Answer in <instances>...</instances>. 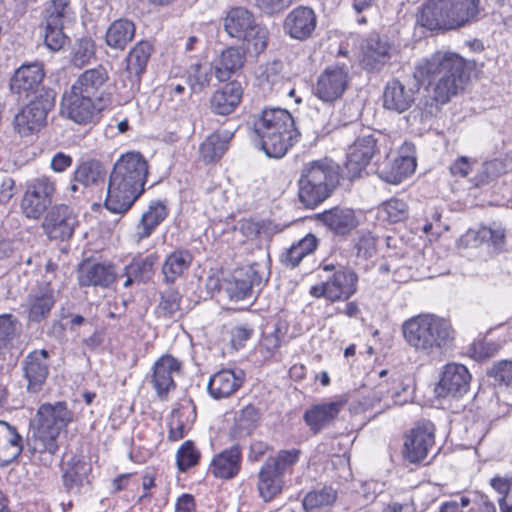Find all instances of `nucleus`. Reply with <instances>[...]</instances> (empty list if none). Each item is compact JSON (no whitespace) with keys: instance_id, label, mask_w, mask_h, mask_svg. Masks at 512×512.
Wrapping results in <instances>:
<instances>
[{"instance_id":"obj_1","label":"nucleus","mask_w":512,"mask_h":512,"mask_svg":"<svg viewBox=\"0 0 512 512\" xmlns=\"http://www.w3.org/2000/svg\"><path fill=\"white\" fill-rule=\"evenodd\" d=\"M464 71L465 60L450 51H437L416 63L413 76L419 84L427 83L430 93V98L423 103L421 121L433 117L440 106L464 89Z\"/></svg>"},{"instance_id":"obj_2","label":"nucleus","mask_w":512,"mask_h":512,"mask_svg":"<svg viewBox=\"0 0 512 512\" xmlns=\"http://www.w3.org/2000/svg\"><path fill=\"white\" fill-rule=\"evenodd\" d=\"M148 176V162L140 152L122 154L114 163L108 182L106 208L123 214L144 192Z\"/></svg>"},{"instance_id":"obj_3","label":"nucleus","mask_w":512,"mask_h":512,"mask_svg":"<svg viewBox=\"0 0 512 512\" xmlns=\"http://www.w3.org/2000/svg\"><path fill=\"white\" fill-rule=\"evenodd\" d=\"M251 127L259 148L269 158H282L301 138L291 113L278 107H266L253 115Z\"/></svg>"},{"instance_id":"obj_4","label":"nucleus","mask_w":512,"mask_h":512,"mask_svg":"<svg viewBox=\"0 0 512 512\" xmlns=\"http://www.w3.org/2000/svg\"><path fill=\"white\" fill-rule=\"evenodd\" d=\"M401 331L406 344L424 357L444 354L455 341L451 322L432 313H422L405 320Z\"/></svg>"},{"instance_id":"obj_5","label":"nucleus","mask_w":512,"mask_h":512,"mask_svg":"<svg viewBox=\"0 0 512 512\" xmlns=\"http://www.w3.org/2000/svg\"><path fill=\"white\" fill-rule=\"evenodd\" d=\"M36 417V427L28 439V451L33 462L49 466L59 450V434L72 421L73 414L65 402H56L42 404Z\"/></svg>"},{"instance_id":"obj_6","label":"nucleus","mask_w":512,"mask_h":512,"mask_svg":"<svg viewBox=\"0 0 512 512\" xmlns=\"http://www.w3.org/2000/svg\"><path fill=\"white\" fill-rule=\"evenodd\" d=\"M480 0H428L417 14V24L430 31L454 30L478 21Z\"/></svg>"},{"instance_id":"obj_7","label":"nucleus","mask_w":512,"mask_h":512,"mask_svg":"<svg viewBox=\"0 0 512 512\" xmlns=\"http://www.w3.org/2000/svg\"><path fill=\"white\" fill-rule=\"evenodd\" d=\"M340 182L339 166L329 158L305 163L298 180V197L306 208H315L331 196Z\"/></svg>"},{"instance_id":"obj_8","label":"nucleus","mask_w":512,"mask_h":512,"mask_svg":"<svg viewBox=\"0 0 512 512\" xmlns=\"http://www.w3.org/2000/svg\"><path fill=\"white\" fill-rule=\"evenodd\" d=\"M224 29L230 37L246 42L256 53L264 51L267 46V28L258 24L246 8L231 9L224 19Z\"/></svg>"},{"instance_id":"obj_9","label":"nucleus","mask_w":512,"mask_h":512,"mask_svg":"<svg viewBox=\"0 0 512 512\" xmlns=\"http://www.w3.org/2000/svg\"><path fill=\"white\" fill-rule=\"evenodd\" d=\"M323 270L332 272L325 280L312 285L309 294L314 298H325L330 302L347 301L357 292L358 275L347 267L336 268L333 264L323 265Z\"/></svg>"},{"instance_id":"obj_10","label":"nucleus","mask_w":512,"mask_h":512,"mask_svg":"<svg viewBox=\"0 0 512 512\" xmlns=\"http://www.w3.org/2000/svg\"><path fill=\"white\" fill-rule=\"evenodd\" d=\"M55 105L54 90H42L14 117L15 131L21 137L38 133L47 123V115Z\"/></svg>"},{"instance_id":"obj_11","label":"nucleus","mask_w":512,"mask_h":512,"mask_svg":"<svg viewBox=\"0 0 512 512\" xmlns=\"http://www.w3.org/2000/svg\"><path fill=\"white\" fill-rule=\"evenodd\" d=\"M56 180L47 175L31 178L25 183L21 210L29 219H38L50 207L56 193Z\"/></svg>"},{"instance_id":"obj_12","label":"nucleus","mask_w":512,"mask_h":512,"mask_svg":"<svg viewBox=\"0 0 512 512\" xmlns=\"http://www.w3.org/2000/svg\"><path fill=\"white\" fill-rule=\"evenodd\" d=\"M105 107L72 87L61 100V114L78 124L91 123Z\"/></svg>"},{"instance_id":"obj_13","label":"nucleus","mask_w":512,"mask_h":512,"mask_svg":"<svg viewBox=\"0 0 512 512\" xmlns=\"http://www.w3.org/2000/svg\"><path fill=\"white\" fill-rule=\"evenodd\" d=\"M260 265L254 263L233 272L223 283V290L230 301L239 302L253 298V288L261 285L263 274Z\"/></svg>"},{"instance_id":"obj_14","label":"nucleus","mask_w":512,"mask_h":512,"mask_svg":"<svg viewBox=\"0 0 512 512\" xmlns=\"http://www.w3.org/2000/svg\"><path fill=\"white\" fill-rule=\"evenodd\" d=\"M349 84V72L345 66L331 65L318 76L313 88L314 95L324 103L340 99Z\"/></svg>"},{"instance_id":"obj_15","label":"nucleus","mask_w":512,"mask_h":512,"mask_svg":"<svg viewBox=\"0 0 512 512\" xmlns=\"http://www.w3.org/2000/svg\"><path fill=\"white\" fill-rule=\"evenodd\" d=\"M78 226V217L74 210L65 205L53 206L45 216L42 227L51 240L70 239Z\"/></svg>"},{"instance_id":"obj_16","label":"nucleus","mask_w":512,"mask_h":512,"mask_svg":"<svg viewBox=\"0 0 512 512\" xmlns=\"http://www.w3.org/2000/svg\"><path fill=\"white\" fill-rule=\"evenodd\" d=\"M49 358L50 353L46 349H35L22 360L21 369L29 393L35 394L43 389L50 372Z\"/></svg>"},{"instance_id":"obj_17","label":"nucleus","mask_w":512,"mask_h":512,"mask_svg":"<svg viewBox=\"0 0 512 512\" xmlns=\"http://www.w3.org/2000/svg\"><path fill=\"white\" fill-rule=\"evenodd\" d=\"M414 145L405 142L399 155L388 159L378 169L379 177L387 183L397 185L409 177L416 169V157L413 154Z\"/></svg>"},{"instance_id":"obj_18","label":"nucleus","mask_w":512,"mask_h":512,"mask_svg":"<svg viewBox=\"0 0 512 512\" xmlns=\"http://www.w3.org/2000/svg\"><path fill=\"white\" fill-rule=\"evenodd\" d=\"M108 80L107 69L98 65L81 73L71 87L107 106L110 102V93L107 92Z\"/></svg>"},{"instance_id":"obj_19","label":"nucleus","mask_w":512,"mask_h":512,"mask_svg":"<svg viewBox=\"0 0 512 512\" xmlns=\"http://www.w3.org/2000/svg\"><path fill=\"white\" fill-rule=\"evenodd\" d=\"M470 381L471 375L464 365L449 363L443 368L435 392L438 397L460 398L468 392Z\"/></svg>"},{"instance_id":"obj_20","label":"nucleus","mask_w":512,"mask_h":512,"mask_svg":"<svg viewBox=\"0 0 512 512\" xmlns=\"http://www.w3.org/2000/svg\"><path fill=\"white\" fill-rule=\"evenodd\" d=\"M435 427L431 422L418 424L410 431L404 443L403 455L410 463L423 462L434 445Z\"/></svg>"},{"instance_id":"obj_21","label":"nucleus","mask_w":512,"mask_h":512,"mask_svg":"<svg viewBox=\"0 0 512 512\" xmlns=\"http://www.w3.org/2000/svg\"><path fill=\"white\" fill-rule=\"evenodd\" d=\"M44 75L41 63L22 65L14 73L10 82V89L19 98L26 99L32 95L35 98L42 90H46L41 85Z\"/></svg>"},{"instance_id":"obj_22","label":"nucleus","mask_w":512,"mask_h":512,"mask_svg":"<svg viewBox=\"0 0 512 512\" xmlns=\"http://www.w3.org/2000/svg\"><path fill=\"white\" fill-rule=\"evenodd\" d=\"M377 140L372 133L360 135L349 147L346 170L350 179L360 176L377 150Z\"/></svg>"},{"instance_id":"obj_23","label":"nucleus","mask_w":512,"mask_h":512,"mask_svg":"<svg viewBox=\"0 0 512 512\" xmlns=\"http://www.w3.org/2000/svg\"><path fill=\"white\" fill-rule=\"evenodd\" d=\"M388 39L377 33H370L362 42V64L368 71L379 72L391 58Z\"/></svg>"},{"instance_id":"obj_24","label":"nucleus","mask_w":512,"mask_h":512,"mask_svg":"<svg viewBox=\"0 0 512 512\" xmlns=\"http://www.w3.org/2000/svg\"><path fill=\"white\" fill-rule=\"evenodd\" d=\"M317 26L315 12L308 7L299 6L290 11L284 21V31L297 40L309 39Z\"/></svg>"},{"instance_id":"obj_25","label":"nucleus","mask_w":512,"mask_h":512,"mask_svg":"<svg viewBox=\"0 0 512 512\" xmlns=\"http://www.w3.org/2000/svg\"><path fill=\"white\" fill-rule=\"evenodd\" d=\"M242 96L241 83L236 80L230 81L214 91L209 100L210 110L216 115L227 116L236 110Z\"/></svg>"},{"instance_id":"obj_26","label":"nucleus","mask_w":512,"mask_h":512,"mask_svg":"<svg viewBox=\"0 0 512 512\" xmlns=\"http://www.w3.org/2000/svg\"><path fill=\"white\" fill-rule=\"evenodd\" d=\"M241 462V448L239 445H233L214 456L209 472L215 478L231 480L239 474Z\"/></svg>"},{"instance_id":"obj_27","label":"nucleus","mask_w":512,"mask_h":512,"mask_svg":"<svg viewBox=\"0 0 512 512\" xmlns=\"http://www.w3.org/2000/svg\"><path fill=\"white\" fill-rule=\"evenodd\" d=\"M181 363L171 355L160 357L153 365L152 385L161 398L175 388L173 374L180 371Z\"/></svg>"},{"instance_id":"obj_28","label":"nucleus","mask_w":512,"mask_h":512,"mask_svg":"<svg viewBox=\"0 0 512 512\" xmlns=\"http://www.w3.org/2000/svg\"><path fill=\"white\" fill-rule=\"evenodd\" d=\"M243 381L242 370L223 369L211 376L207 389L214 399L227 398L242 386Z\"/></svg>"},{"instance_id":"obj_29","label":"nucleus","mask_w":512,"mask_h":512,"mask_svg":"<svg viewBox=\"0 0 512 512\" xmlns=\"http://www.w3.org/2000/svg\"><path fill=\"white\" fill-rule=\"evenodd\" d=\"M414 100V89L406 87L398 79L387 82L383 91V107L385 109L403 113L412 106Z\"/></svg>"},{"instance_id":"obj_30","label":"nucleus","mask_w":512,"mask_h":512,"mask_svg":"<svg viewBox=\"0 0 512 512\" xmlns=\"http://www.w3.org/2000/svg\"><path fill=\"white\" fill-rule=\"evenodd\" d=\"M169 213V208L165 201L154 200L148 205V208L143 212L138 224L135 228L134 238L136 242H141L149 238L156 228L166 219Z\"/></svg>"},{"instance_id":"obj_31","label":"nucleus","mask_w":512,"mask_h":512,"mask_svg":"<svg viewBox=\"0 0 512 512\" xmlns=\"http://www.w3.org/2000/svg\"><path fill=\"white\" fill-rule=\"evenodd\" d=\"M317 220L336 235H347L358 225L354 211L350 208L334 207L317 214Z\"/></svg>"},{"instance_id":"obj_32","label":"nucleus","mask_w":512,"mask_h":512,"mask_svg":"<svg viewBox=\"0 0 512 512\" xmlns=\"http://www.w3.org/2000/svg\"><path fill=\"white\" fill-rule=\"evenodd\" d=\"M55 305L53 290L48 286H41L28 294L25 307L30 322L40 323L46 319Z\"/></svg>"},{"instance_id":"obj_33","label":"nucleus","mask_w":512,"mask_h":512,"mask_svg":"<svg viewBox=\"0 0 512 512\" xmlns=\"http://www.w3.org/2000/svg\"><path fill=\"white\" fill-rule=\"evenodd\" d=\"M78 283L82 287H108L116 280L113 265L104 263H83L78 270Z\"/></svg>"},{"instance_id":"obj_34","label":"nucleus","mask_w":512,"mask_h":512,"mask_svg":"<svg viewBox=\"0 0 512 512\" xmlns=\"http://www.w3.org/2000/svg\"><path fill=\"white\" fill-rule=\"evenodd\" d=\"M342 407L341 401L316 404L305 411L303 419L313 434H318L338 416Z\"/></svg>"},{"instance_id":"obj_35","label":"nucleus","mask_w":512,"mask_h":512,"mask_svg":"<svg viewBox=\"0 0 512 512\" xmlns=\"http://www.w3.org/2000/svg\"><path fill=\"white\" fill-rule=\"evenodd\" d=\"M23 451V438L16 427L0 421V466H7Z\"/></svg>"},{"instance_id":"obj_36","label":"nucleus","mask_w":512,"mask_h":512,"mask_svg":"<svg viewBox=\"0 0 512 512\" xmlns=\"http://www.w3.org/2000/svg\"><path fill=\"white\" fill-rule=\"evenodd\" d=\"M245 60V52L241 48H226L214 63L215 77L220 82L229 80L233 74L243 67Z\"/></svg>"},{"instance_id":"obj_37","label":"nucleus","mask_w":512,"mask_h":512,"mask_svg":"<svg viewBox=\"0 0 512 512\" xmlns=\"http://www.w3.org/2000/svg\"><path fill=\"white\" fill-rule=\"evenodd\" d=\"M284 478L276 473L269 464H263L258 472L257 490L264 502H270L282 493Z\"/></svg>"},{"instance_id":"obj_38","label":"nucleus","mask_w":512,"mask_h":512,"mask_svg":"<svg viewBox=\"0 0 512 512\" xmlns=\"http://www.w3.org/2000/svg\"><path fill=\"white\" fill-rule=\"evenodd\" d=\"M135 24L128 19H118L113 21L105 35L106 44L115 50H124L135 36Z\"/></svg>"},{"instance_id":"obj_39","label":"nucleus","mask_w":512,"mask_h":512,"mask_svg":"<svg viewBox=\"0 0 512 512\" xmlns=\"http://www.w3.org/2000/svg\"><path fill=\"white\" fill-rule=\"evenodd\" d=\"M193 256L189 250L176 249L171 252L162 265V274L166 283H174L189 269Z\"/></svg>"},{"instance_id":"obj_40","label":"nucleus","mask_w":512,"mask_h":512,"mask_svg":"<svg viewBox=\"0 0 512 512\" xmlns=\"http://www.w3.org/2000/svg\"><path fill=\"white\" fill-rule=\"evenodd\" d=\"M233 134L229 131H218L209 135L200 145V157L205 163L221 158L228 149Z\"/></svg>"},{"instance_id":"obj_41","label":"nucleus","mask_w":512,"mask_h":512,"mask_svg":"<svg viewBox=\"0 0 512 512\" xmlns=\"http://www.w3.org/2000/svg\"><path fill=\"white\" fill-rule=\"evenodd\" d=\"M75 18L71 0H51L47 3L42 23L51 25H67Z\"/></svg>"},{"instance_id":"obj_42","label":"nucleus","mask_w":512,"mask_h":512,"mask_svg":"<svg viewBox=\"0 0 512 512\" xmlns=\"http://www.w3.org/2000/svg\"><path fill=\"white\" fill-rule=\"evenodd\" d=\"M406 388L402 386L398 379L392 381H382L372 391V406L374 402H384V406L388 407L391 404L401 405L407 401V399L401 398V393L406 392Z\"/></svg>"},{"instance_id":"obj_43","label":"nucleus","mask_w":512,"mask_h":512,"mask_svg":"<svg viewBox=\"0 0 512 512\" xmlns=\"http://www.w3.org/2000/svg\"><path fill=\"white\" fill-rule=\"evenodd\" d=\"M105 175L104 165L98 160L89 159L77 165L73 173V181L88 187L103 181Z\"/></svg>"},{"instance_id":"obj_44","label":"nucleus","mask_w":512,"mask_h":512,"mask_svg":"<svg viewBox=\"0 0 512 512\" xmlns=\"http://www.w3.org/2000/svg\"><path fill=\"white\" fill-rule=\"evenodd\" d=\"M318 245V239L313 234H307L297 243L293 244L285 253L282 254V262L291 267L297 266L302 259L313 253Z\"/></svg>"},{"instance_id":"obj_45","label":"nucleus","mask_w":512,"mask_h":512,"mask_svg":"<svg viewBox=\"0 0 512 512\" xmlns=\"http://www.w3.org/2000/svg\"><path fill=\"white\" fill-rule=\"evenodd\" d=\"M152 51L153 47L148 41L138 42L127 55V71L139 78L146 70Z\"/></svg>"},{"instance_id":"obj_46","label":"nucleus","mask_w":512,"mask_h":512,"mask_svg":"<svg viewBox=\"0 0 512 512\" xmlns=\"http://www.w3.org/2000/svg\"><path fill=\"white\" fill-rule=\"evenodd\" d=\"M158 261V256L155 253L149 254L146 257H134L131 263L124 268V274H129L130 277L136 278L137 281L146 282L151 279L154 273V266Z\"/></svg>"},{"instance_id":"obj_47","label":"nucleus","mask_w":512,"mask_h":512,"mask_svg":"<svg viewBox=\"0 0 512 512\" xmlns=\"http://www.w3.org/2000/svg\"><path fill=\"white\" fill-rule=\"evenodd\" d=\"M87 472L86 463L77 457L69 459L63 467V485L68 492L82 485Z\"/></svg>"},{"instance_id":"obj_48","label":"nucleus","mask_w":512,"mask_h":512,"mask_svg":"<svg viewBox=\"0 0 512 512\" xmlns=\"http://www.w3.org/2000/svg\"><path fill=\"white\" fill-rule=\"evenodd\" d=\"M336 497L337 493L332 487H323L308 492L302 501V506L306 512H313L333 504Z\"/></svg>"},{"instance_id":"obj_49","label":"nucleus","mask_w":512,"mask_h":512,"mask_svg":"<svg viewBox=\"0 0 512 512\" xmlns=\"http://www.w3.org/2000/svg\"><path fill=\"white\" fill-rule=\"evenodd\" d=\"M301 451L299 449L280 450L274 457L265 461L270 467L284 478L286 473H291L293 466L299 461Z\"/></svg>"},{"instance_id":"obj_50","label":"nucleus","mask_w":512,"mask_h":512,"mask_svg":"<svg viewBox=\"0 0 512 512\" xmlns=\"http://www.w3.org/2000/svg\"><path fill=\"white\" fill-rule=\"evenodd\" d=\"M20 322L10 313L0 314V352L12 346L19 335Z\"/></svg>"},{"instance_id":"obj_51","label":"nucleus","mask_w":512,"mask_h":512,"mask_svg":"<svg viewBox=\"0 0 512 512\" xmlns=\"http://www.w3.org/2000/svg\"><path fill=\"white\" fill-rule=\"evenodd\" d=\"M378 213L380 218L385 221L401 222L408 217V205L402 199L391 198L380 205Z\"/></svg>"},{"instance_id":"obj_52","label":"nucleus","mask_w":512,"mask_h":512,"mask_svg":"<svg viewBox=\"0 0 512 512\" xmlns=\"http://www.w3.org/2000/svg\"><path fill=\"white\" fill-rule=\"evenodd\" d=\"M215 74L214 66L210 63H196L190 67L189 80L194 91L201 90L210 85Z\"/></svg>"},{"instance_id":"obj_53","label":"nucleus","mask_w":512,"mask_h":512,"mask_svg":"<svg viewBox=\"0 0 512 512\" xmlns=\"http://www.w3.org/2000/svg\"><path fill=\"white\" fill-rule=\"evenodd\" d=\"M506 172V165L500 159L487 161L482 165L481 171L475 176V186L488 184Z\"/></svg>"},{"instance_id":"obj_54","label":"nucleus","mask_w":512,"mask_h":512,"mask_svg":"<svg viewBox=\"0 0 512 512\" xmlns=\"http://www.w3.org/2000/svg\"><path fill=\"white\" fill-rule=\"evenodd\" d=\"M181 295L174 289H167L161 293L157 310L162 317H173L180 311Z\"/></svg>"},{"instance_id":"obj_55","label":"nucleus","mask_w":512,"mask_h":512,"mask_svg":"<svg viewBox=\"0 0 512 512\" xmlns=\"http://www.w3.org/2000/svg\"><path fill=\"white\" fill-rule=\"evenodd\" d=\"M200 458V452L191 440L185 441L177 451L176 461L178 469L182 472L195 466Z\"/></svg>"},{"instance_id":"obj_56","label":"nucleus","mask_w":512,"mask_h":512,"mask_svg":"<svg viewBox=\"0 0 512 512\" xmlns=\"http://www.w3.org/2000/svg\"><path fill=\"white\" fill-rule=\"evenodd\" d=\"M44 30V42L46 46L52 51L60 50L66 42V36L63 29L66 25H51L41 24Z\"/></svg>"},{"instance_id":"obj_57","label":"nucleus","mask_w":512,"mask_h":512,"mask_svg":"<svg viewBox=\"0 0 512 512\" xmlns=\"http://www.w3.org/2000/svg\"><path fill=\"white\" fill-rule=\"evenodd\" d=\"M94 54L93 41L88 38L80 39L74 48L72 62L74 66L81 68L89 63Z\"/></svg>"},{"instance_id":"obj_58","label":"nucleus","mask_w":512,"mask_h":512,"mask_svg":"<svg viewBox=\"0 0 512 512\" xmlns=\"http://www.w3.org/2000/svg\"><path fill=\"white\" fill-rule=\"evenodd\" d=\"M490 483L493 489L501 495L498 499L499 507L508 506L512 508V478L494 477Z\"/></svg>"},{"instance_id":"obj_59","label":"nucleus","mask_w":512,"mask_h":512,"mask_svg":"<svg viewBox=\"0 0 512 512\" xmlns=\"http://www.w3.org/2000/svg\"><path fill=\"white\" fill-rule=\"evenodd\" d=\"M280 346L281 338L279 336V331L275 330L274 332L263 336L258 346V352L263 359L267 360L274 356Z\"/></svg>"},{"instance_id":"obj_60","label":"nucleus","mask_w":512,"mask_h":512,"mask_svg":"<svg viewBox=\"0 0 512 512\" xmlns=\"http://www.w3.org/2000/svg\"><path fill=\"white\" fill-rule=\"evenodd\" d=\"M259 418V410L253 405H247L240 411L237 423L240 429L249 433L257 426Z\"/></svg>"},{"instance_id":"obj_61","label":"nucleus","mask_w":512,"mask_h":512,"mask_svg":"<svg viewBox=\"0 0 512 512\" xmlns=\"http://www.w3.org/2000/svg\"><path fill=\"white\" fill-rule=\"evenodd\" d=\"M487 374L499 383L512 386V361L502 360L496 363Z\"/></svg>"},{"instance_id":"obj_62","label":"nucleus","mask_w":512,"mask_h":512,"mask_svg":"<svg viewBox=\"0 0 512 512\" xmlns=\"http://www.w3.org/2000/svg\"><path fill=\"white\" fill-rule=\"evenodd\" d=\"M255 7H257L263 14L272 16L279 14L287 9L293 0H253Z\"/></svg>"},{"instance_id":"obj_63","label":"nucleus","mask_w":512,"mask_h":512,"mask_svg":"<svg viewBox=\"0 0 512 512\" xmlns=\"http://www.w3.org/2000/svg\"><path fill=\"white\" fill-rule=\"evenodd\" d=\"M482 240L490 242L496 249H502L505 242V231L503 228L482 227L478 232Z\"/></svg>"},{"instance_id":"obj_64","label":"nucleus","mask_w":512,"mask_h":512,"mask_svg":"<svg viewBox=\"0 0 512 512\" xmlns=\"http://www.w3.org/2000/svg\"><path fill=\"white\" fill-rule=\"evenodd\" d=\"M355 248L358 257L368 259L376 253L375 239L370 234L361 235L355 244Z\"/></svg>"}]
</instances>
